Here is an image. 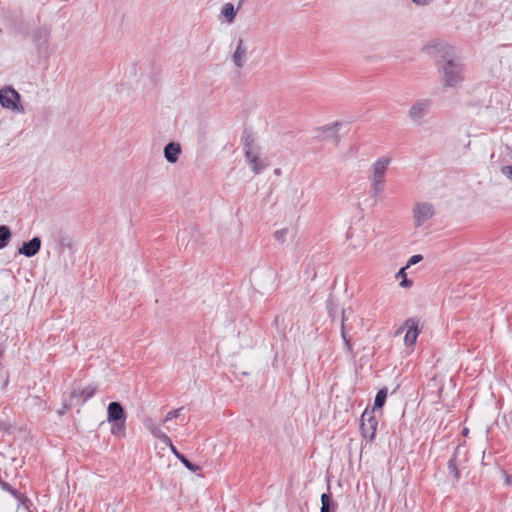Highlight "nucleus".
<instances>
[{"instance_id":"obj_1","label":"nucleus","mask_w":512,"mask_h":512,"mask_svg":"<svg viewBox=\"0 0 512 512\" xmlns=\"http://www.w3.org/2000/svg\"><path fill=\"white\" fill-rule=\"evenodd\" d=\"M429 55L441 58L443 63L439 70L442 73L444 86L457 88L464 80V65L460 58L455 56L454 48L443 42H433L426 46Z\"/></svg>"},{"instance_id":"obj_2","label":"nucleus","mask_w":512,"mask_h":512,"mask_svg":"<svg viewBox=\"0 0 512 512\" xmlns=\"http://www.w3.org/2000/svg\"><path fill=\"white\" fill-rule=\"evenodd\" d=\"M391 164L390 157H380L371 165V174L368 177L371 183V195L378 198L385 189L386 172Z\"/></svg>"},{"instance_id":"obj_3","label":"nucleus","mask_w":512,"mask_h":512,"mask_svg":"<svg viewBox=\"0 0 512 512\" xmlns=\"http://www.w3.org/2000/svg\"><path fill=\"white\" fill-rule=\"evenodd\" d=\"M107 421L113 424L111 433L116 436L125 435L126 415L119 402H111L107 408Z\"/></svg>"},{"instance_id":"obj_4","label":"nucleus","mask_w":512,"mask_h":512,"mask_svg":"<svg viewBox=\"0 0 512 512\" xmlns=\"http://www.w3.org/2000/svg\"><path fill=\"white\" fill-rule=\"evenodd\" d=\"M245 158L255 174H259L265 168V164L260 159V148L254 143V140L247 136L244 139Z\"/></svg>"},{"instance_id":"obj_5","label":"nucleus","mask_w":512,"mask_h":512,"mask_svg":"<svg viewBox=\"0 0 512 512\" xmlns=\"http://www.w3.org/2000/svg\"><path fill=\"white\" fill-rule=\"evenodd\" d=\"M0 104L3 108L24 113V107L21 105L20 94L12 87L7 86L0 89Z\"/></svg>"},{"instance_id":"obj_6","label":"nucleus","mask_w":512,"mask_h":512,"mask_svg":"<svg viewBox=\"0 0 512 512\" xmlns=\"http://www.w3.org/2000/svg\"><path fill=\"white\" fill-rule=\"evenodd\" d=\"M415 227L419 228L435 216V207L429 202H418L413 206Z\"/></svg>"},{"instance_id":"obj_7","label":"nucleus","mask_w":512,"mask_h":512,"mask_svg":"<svg viewBox=\"0 0 512 512\" xmlns=\"http://www.w3.org/2000/svg\"><path fill=\"white\" fill-rule=\"evenodd\" d=\"M432 101L430 99H419L415 101L408 110V116L414 124H421L423 118L428 114Z\"/></svg>"},{"instance_id":"obj_8","label":"nucleus","mask_w":512,"mask_h":512,"mask_svg":"<svg viewBox=\"0 0 512 512\" xmlns=\"http://www.w3.org/2000/svg\"><path fill=\"white\" fill-rule=\"evenodd\" d=\"M360 430L364 438L373 440L375 437L378 422L373 415V411H364L360 419Z\"/></svg>"},{"instance_id":"obj_9","label":"nucleus","mask_w":512,"mask_h":512,"mask_svg":"<svg viewBox=\"0 0 512 512\" xmlns=\"http://www.w3.org/2000/svg\"><path fill=\"white\" fill-rule=\"evenodd\" d=\"M248 49V43L243 38H238L231 56L232 62L236 68L241 69L246 64L248 60Z\"/></svg>"},{"instance_id":"obj_10","label":"nucleus","mask_w":512,"mask_h":512,"mask_svg":"<svg viewBox=\"0 0 512 512\" xmlns=\"http://www.w3.org/2000/svg\"><path fill=\"white\" fill-rule=\"evenodd\" d=\"M418 321L414 318H408L405 322H404V326L403 327H400L397 331H396V334H399V333H402L404 328L407 329L406 331V334H405V337H404V342L407 346H411L413 345L416 340H417V337L420 333V330H419V327H418Z\"/></svg>"},{"instance_id":"obj_11","label":"nucleus","mask_w":512,"mask_h":512,"mask_svg":"<svg viewBox=\"0 0 512 512\" xmlns=\"http://www.w3.org/2000/svg\"><path fill=\"white\" fill-rule=\"evenodd\" d=\"M96 390L97 387L94 385L85 387L75 385L70 393V398L71 400H75L77 404L82 405L94 396Z\"/></svg>"},{"instance_id":"obj_12","label":"nucleus","mask_w":512,"mask_h":512,"mask_svg":"<svg viewBox=\"0 0 512 512\" xmlns=\"http://www.w3.org/2000/svg\"><path fill=\"white\" fill-rule=\"evenodd\" d=\"M339 122H335L332 125L322 126L316 129V137L321 140L331 139L335 144L339 142L338 128Z\"/></svg>"},{"instance_id":"obj_13","label":"nucleus","mask_w":512,"mask_h":512,"mask_svg":"<svg viewBox=\"0 0 512 512\" xmlns=\"http://www.w3.org/2000/svg\"><path fill=\"white\" fill-rule=\"evenodd\" d=\"M41 248V240L39 237H34L28 242H24L19 248L18 252L26 257L35 256Z\"/></svg>"},{"instance_id":"obj_14","label":"nucleus","mask_w":512,"mask_h":512,"mask_svg":"<svg viewBox=\"0 0 512 512\" xmlns=\"http://www.w3.org/2000/svg\"><path fill=\"white\" fill-rule=\"evenodd\" d=\"M144 426L150 431V433L163 443H170V438L164 433L160 426L156 424L151 418H147L144 421Z\"/></svg>"},{"instance_id":"obj_15","label":"nucleus","mask_w":512,"mask_h":512,"mask_svg":"<svg viewBox=\"0 0 512 512\" xmlns=\"http://www.w3.org/2000/svg\"><path fill=\"white\" fill-rule=\"evenodd\" d=\"M181 151L182 149L179 143L170 142L164 147V157L169 163H176Z\"/></svg>"},{"instance_id":"obj_16","label":"nucleus","mask_w":512,"mask_h":512,"mask_svg":"<svg viewBox=\"0 0 512 512\" xmlns=\"http://www.w3.org/2000/svg\"><path fill=\"white\" fill-rule=\"evenodd\" d=\"M336 503L333 501L329 494L323 493L321 495V511L320 512H335Z\"/></svg>"},{"instance_id":"obj_17","label":"nucleus","mask_w":512,"mask_h":512,"mask_svg":"<svg viewBox=\"0 0 512 512\" xmlns=\"http://www.w3.org/2000/svg\"><path fill=\"white\" fill-rule=\"evenodd\" d=\"M347 319L348 318L345 315V310H343L342 311V319H341V336L343 338V341H344L347 351L351 352L352 351L351 338L347 335L346 326H345V322Z\"/></svg>"},{"instance_id":"obj_18","label":"nucleus","mask_w":512,"mask_h":512,"mask_svg":"<svg viewBox=\"0 0 512 512\" xmlns=\"http://www.w3.org/2000/svg\"><path fill=\"white\" fill-rule=\"evenodd\" d=\"M221 14L225 17L226 21L231 24L236 17L237 11L232 3H226L222 7Z\"/></svg>"},{"instance_id":"obj_19","label":"nucleus","mask_w":512,"mask_h":512,"mask_svg":"<svg viewBox=\"0 0 512 512\" xmlns=\"http://www.w3.org/2000/svg\"><path fill=\"white\" fill-rule=\"evenodd\" d=\"M292 236H293V233L289 228H282V229L276 230L273 233L274 239L280 245H283L287 241L288 237H292Z\"/></svg>"},{"instance_id":"obj_20","label":"nucleus","mask_w":512,"mask_h":512,"mask_svg":"<svg viewBox=\"0 0 512 512\" xmlns=\"http://www.w3.org/2000/svg\"><path fill=\"white\" fill-rule=\"evenodd\" d=\"M12 236L11 230L6 225H0V249L7 246Z\"/></svg>"},{"instance_id":"obj_21","label":"nucleus","mask_w":512,"mask_h":512,"mask_svg":"<svg viewBox=\"0 0 512 512\" xmlns=\"http://www.w3.org/2000/svg\"><path fill=\"white\" fill-rule=\"evenodd\" d=\"M386 398H387V389L386 388L380 389L377 392L375 400H374V409L382 408L385 404Z\"/></svg>"},{"instance_id":"obj_22","label":"nucleus","mask_w":512,"mask_h":512,"mask_svg":"<svg viewBox=\"0 0 512 512\" xmlns=\"http://www.w3.org/2000/svg\"><path fill=\"white\" fill-rule=\"evenodd\" d=\"M448 470H449V473L452 474L456 480L459 479L460 473H459V470L457 468L455 457L451 458L448 461Z\"/></svg>"},{"instance_id":"obj_23","label":"nucleus","mask_w":512,"mask_h":512,"mask_svg":"<svg viewBox=\"0 0 512 512\" xmlns=\"http://www.w3.org/2000/svg\"><path fill=\"white\" fill-rule=\"evenodd\" d=\"M405 269L406 267L404 268H401L397 274H396V278H402V281L400 282V286L401 287H404V288H407V287H410L412 285V282L410 280L407 279L406 277V273H405Z\"/></svg>"},{"instance_id":"obj_24","label":"nucleus","mask_w":512,"mask_h":512,"mask_svg":"<svg viewBox=\"0 0 512 512\" xmlns=\"http://www.w3.org/2000/svg\"><path fill=\"white\" fill-rule=\"evenodd\" d=\"M181 410H182V408H178V409H175V410L169 411V412L166 414V416H165V418H164L163 422H164V423H166V422H168V421H170V420H172V419L177 418V417L180 415V411H181Z\"/></svg>"},{"instance_id":"obj_25","label":"nucleus","mask_w":512,"mask_h":512,"mask_svg":"<svg viewBox=\"0 0 512 512\" xmlns=\"http://www.w3.org/2000/svg\"><path fill=\"white\" fill-rule=\"evenodd\" d=\"M188 470L192 471V472H198L201 470V467L196 465V464H193L192 462H190L188 459H186L183 463H182Z\"/></svg>"},{"instance_id":"obj_26","label":"nucleus","mask_w":512,"mask_h":512,"mask_svg":"<svg viewBox=\"0 0 512 512\" xmlns=\"http://www.w3.org/2000/svg\"><path fill=\"white\" fill-rule=\"evenodd\" d=\"M422 259H423V256L420 254H415V255L411 256L410 259L408 260L406 268L419 263L420 261H422Z\"/></svg>"},{"instance_id":"obj_27","label":"nucleus","mask_w":512,"mask_h":512,"mask_svg":"<svg viewBox=\"0 0 512 512\" xmlns=\"http://www.w3.org/2000/svg\"><path fill=\"white\" fill-rule=\"evenodd\" d=\"M501 172H502V174H504L505 176H507L509 179L512 180V166L511 165L503 166L501 168Z\"/></svg>"},{"instance_id":"obj_28","label":"nucleus","mask_w":512,"mask_h":512,"mask_svg":"<svg viewBox=\"0 0 512 512\" xmlns=\"http://www.w3.org/2000/svg\"><path fill=\"white\" fill-rule=\"evenodd\" d=\"M412 1L416 5H420V6H425L432 2V0H412Z\"/></svg>"},{"instance_id":"obj_29","label":"nucleus","mask_w":512,"mask_h":512,"mask_svg":"<svg viewBox=\"0 0 512 512\" xmlns=\"http://www.w3.org/2000/svg\"><path fill=\"white\" fill-rule=\"evenodd\" d=\"M2 487H3V489H5V490L9 491V492H10L11 494H13L14 496H16V495H17L16 490H15V489H13V488H11L7 483H3V484H2Z\"/></svg>"},{"instance_id":"obj_30","label":"nucleus","mask_w":512,"mask_h":512,"mask_svg":"<svg viewBox=\"0 0 512 512\" xmlns=\"http://www.w3.org/2000/svg\"><path fill=\"white\" fill-rule=\"evenodd\" d=\"M171 450V452L176 455L179 451L176 449V447L173 445L172 440L170 439V443H165Z\"/></svg>"},{"instance_id":"obj_31","label":"nucleus","mask_w":512,"mask_h":512,"mask_svg":"<svg viewBox=\"0 0 512 512\" xmlns=\"http://www.w3.org/2000/svg\"><path fill=\"white\" fill-rule=\"evenodd\" d=\"M175 456L177 457V459H178L181 463H183V462L187 459V458H186L182 453H180V452H178Z\"/></svg>"},{"instance_id":"obj_32","label":"nucleus","mask_w":512,"mask_h":512,"mask_svg":"<svg viewBox=\"0 0 512 512\" xmlns=\"http://www.w3.org/2000/svg\"><path fill=\"white\" fill-rule=\"evenodd\" d=\"M175 456L177 457V459H178L181 463H183V462L187 459V458H186L182 453H180V452H178Z\"/></svg>"},{"instance_id":"obj_33","label":"nucleus","mask_w":512,"mask_h":512,"mask_svg":"<svg viewBox=\"0 0 512 512\" xmlns=\"http://www.w3.org/2000/svg\"><path fill=\"white\" fill-rule=\"evenodd\" d=\"M462 434H463V435H467V434H468V429H467V428H464V429L462 430Z\"/></svg>"}]
</instances>
